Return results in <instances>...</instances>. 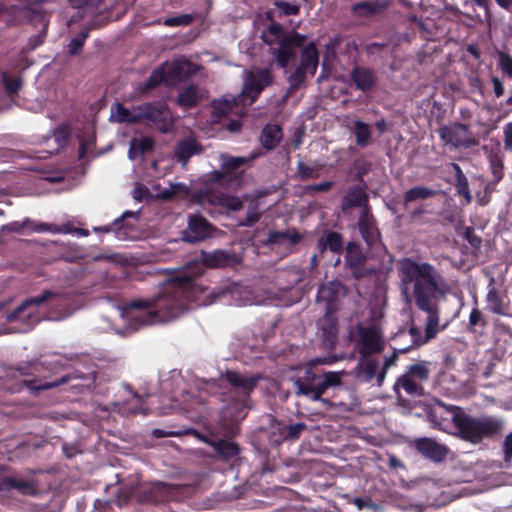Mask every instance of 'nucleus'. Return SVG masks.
Here are the masks:
<instances>
[{
	"mask_svg": "<svg viewBox=\"0 0 512 512\" xmlns=\"http://www.w3.org/2000/svg\"><path fill=\"white\" fill-rule=\"evenodd\" d=\"M137 112V106L128 109L121 103L116 104L117 120L121 123L137 124V122L133 121L137 118Z\"/></svg>",
	"mask_w": 512,
	"mask_h": 512,
	"instance_id": "603ef678",
	"label": "nucleus"
},
{
	"mask_svg": "<svg viewBox=\"0 0 512 512\" xmlns=\"http://www.w3.org/2000/svg\"><path fill=\"white\" fill-rule=\"evenodd\" d=\"M350 76L356 88L362 92L371 91L377 82L375 71L367 67L355 66Z\"/></svg>",
	"mask_w": 512,
	"mask_h": 512,
	"instance_id": "c85d7f7f",
	"label": "nucleus"
},
{
	"mask_svg": "<svg viewBox=\"0 0 512 512\" xmlns=\"http://www.w3.org/2000/svg\"><path fill=\"white\" fill-rule=\"evenodd\" d=\"M456 409H461L457 406H447L442 402H437L428 407L426 411L427 419L432 424V427L442 429L443 425L448 422L449 416L452 417Z\"/></svg>",
	"mask_w": 512,
	"mask_h": 512,
	"instance_id": "bb28decb",
	"label": "nucleus"
},
{
	"mask_svg": "<svg viewBox=\"0 0 512 512\" xmlns=\"http://www.w3.org/2000/svg\"><path fill=\"white\" fill-rule=\"evenodd\" d=\"M136 145L138 152L140 154H145L154 150L155 141L151 137H143L136 142Z\"/></svg>",
	"mask_w": 512,
	"mask_h": 512,
	"instance_id": "69168bd1",
	"label": "nucleus"
},
{
	"mask_svg": "<svg viewBox=\"0 0 512 512\" xmlns=\"http://www.w3.org/2000/svg\"><path fill=\"white\" fill-rule=\"evenodd\" d=\"M144 399L141 395H139L137 392L133 393V399L131 401H127L124 406L123 410L127 411L129 414L137 415V414H148V409L144 408Z\"/></svg>",
	"mask_w": 512,
	"mask_h": 512,
	"instance_id": "8fccbe9b",
	"label": "nucleus"
},
{
	"mask_svg": "<svg viewBox=\"0 0 512 512\" xmlns=\"http://www.w3.org/2000/svg\"><path fill=\"white\" fill-rule=\"evenodd\" d=\"M410 446L422 457L434 463L443 462L450 452L445 444L439 443L431 437L415 438Z\"/></svg>",
	"mask_w": 512,
	"mask_h": 512,
	"instance_id": "ddd939ff",
	"label": "nucleus"
},
{
	"mask_svg": "<svg viewBox=\"0 0 512 512\" xmlns=\"http://www.w3.org/2000/svg\"><path fill=\"white\" fill-rule=\"evenodd\" d=\"M3 486L6 487L2 492L15 489L23 496H37L39 483L37 480H23L11 476L3 478Z\"/></svg>",
	"mask_w": 512,
	"mask_h": 512,
	"instance_id": "7c9ffc66",
	"label": "nucleus"
},
{
	"mask_svg": "<svg viewBox=\"0 0 512 512\" xmlns=\"http://www.w3.org/2000/svg\"><path fill=\"white\" fill-rule=\"evenodd\" d=\"M71 379L70 375H64L61 378L53 381H41L36 378L24 379L23 384L33 393H37L42 390H49L51 388L58 387L60 385L66 384Z\"/></svg>",
	"mask_w": 512,
	"mask_h": 512,
	"instance_id": "e433bc0d",
	"label": "nucleus"
},
{
	"mask_svg": "<svg viewBox=\"0 0 512 512\" xmlns=\"http://www.w3.org/2000/svg\"><path fill=\"white\" fill-rule=\"evenodd\" d=\"M216 228L202 214H190L187 227L182 231L181 239L190 244L204 241L213 236Z\"/></svg>",
	"mask_w": 512,
	"mask_h": 512,
	"instance_id": "9b49d317",
	"label": "nucleus"
},
{
	"mask_svg": "<svg viewBox=\"0 0 512 512\" xmlns=\"http://www.w3.org/2000/svg\"><path fill=\"white\" fill-rule=\"evenodd\" d=\"M282 25L277 22H272L267 30L263 33V41L268 45H273L275 43H280V41L287 36Z\"/></svg>",
	"mask_w": 512,
	"mask_h": 512,
	"instance_id": "a18cd8bd",
	"label": "nucleus"
},
{
	"mask_svg": "<svg viewBox=\"0 0 512 512\" xmlns=\"http://www.w3.org/2000/svg\"><path fill=\"white\" fill-rule=\"evenodd\" d=\"M275 82L271 67H258L248 70L244 77L242 95L250 104L257 101L261 93Z\"/></svg>",
	"mask_w": 512,
	"mask_h": 512,
	"instance_id": "9d476101",
	"label": "nucleus"
},
{
	"mask_svg": "<svg viewBox=\"0 0 512 512\" xmlns=\"http://www.w3.org/2000/svg\"><path fill=\"white\" fill-rule=\"evenodd\" d=\"M307 36L296 31L289 33L279 43L278 49L275 51L276 63L280 68H286L289 62L295 58L296 49L301 48Z\"/></svg>",
	"mask_w": 512,
	"mask_h": 512,
	"instance_id": "4468645a",
	"label": "nucleus"
},
{
	"mask_svg": "<svg viewBox=\"0 0 512 512\" xmlns=\"http://www.w3.org/2000/svg\"><path fill=\"white\" fill-rule=\"evenodd\" d=\"M249 159L242 156H232L227 153L220 155V167L227 175L228 182H240L243 170H240L246 164Z\"/></svg>",
	"mask_w": 512,
	"mask_h": 512,
	"instance_id": "5701e85b",
	"label": "nucleus"
},
{
	"mask_svg": "<svg viewBox=\"0 0 512 512\" xmlns=\"http://www.w3.org/2000/svg\"><path fill=\"white\" fill-rule=\"evenodd\" d=\"M388 8V2L383 0L360 1L354 3L350 11L356 17L370 18L383 14Z\"/></svg>",
	"mask_w": 512,
	"mask_h": 512,
	"instance_id": "cd10ccee",
	"label": "nucleus"
},
{
	"mask_svg": "<svg viewBox=\"0 0 512 512\" xmlns=\"http://www.w3.org/2000/svg\"><path fill=\"white\" fill-rule=\"evenodd\" d=\"M283 139V129L279 124H267L261 132V144L266 150L275 149Z\"/></svg>",
	"mask_w": 512,
	"mask_h": 512,
	"instance_id": "473e14b6",
	"label": "nucleus"
},
{
	"mask_svg": "<svg viewBox=\"0 0 512 512\" xmlns=\"http://www.w3.org/2000/svg\"><path fill=\"white\" fill-rule=\"evenodd\" d=\"M498 67L501 72L508 78L512 79V56L508 53L501 52L498 56Z\"/></svg>",
	"mask_w": 512,
	"mask_h": 512,
	"instance_id": "4d7b16f0",
	"label": "nucleus"
},
{
	"mask_svg": "<svg viewBox=\"0 0 512 512\" xmlns=\"http://www.w3.org/2000/svg\"><path fill=\"white\" fill-rule=\"evenodd\" d=\"M194 20L193 15L191 14H182L175 17H168L164 20V25L168 27H175V26H188L190 25Z\"/></svg>",
	"mask_w": 512,
	"mask_h": 512,
	"instance_id": "6e6d98bb",
	"label": "nucleus"
},
{
	"mask_svg": "<svg viewBox=\"0 0 512 512\" xmlns=\"http://www.w3.org/2000/svg\"><path fill=\"white\" fill-rule=\"evenodd\" d=\"M1 79H2V83L4 86L5 92L10 97L17 95L23 85V81H22L21 77L10 76L7 71H4L1 73Z\"/></svg>",
	"mask_w": 512,
	"mask_h": 512,
	"instance_id": "de8ad7c7",
	"label": "nucleus"
},
{
	"mask_svg": "<svg viewBox=\"0 0 512 512\" xmlns=\"http://www.w3.org/2000/svg\"><path fill=\"white\" fill-rule=\"evenodd\" d=\"M137 111V118L133 120L137 122V124L143 121H149L154 124L164 123L166 121L167 109L159 103L147 102L138 105Z\"/></svg>",
	"mask_w": 512,
	"mask_h": 512,
	"instance_id": "4be33fe9",
	"label": "nucleus"
},
{
	"mask_svg": "<svg viewBox=\"0 0 512 512\" xmlns=\"http://www.w3.org/2000/svg\"><path fill=\"white\" fill-rule=\"evenodd\" d=\"M353 134L357 146L363 148L369 145L372 137L371 126L361 120L353 121Z\"/></svg>",
	"mask_w": 512,
	"mask_h": 512,
	"instance_id": "58836bf2",
	"label": "nucleus"
},
{
	"mask_svg": "<svg viewBox=\"0 0 512 512\" xmlns=\"http://www.w3.org/2000/svg\"><path fill=\"white\" fill-rule=\"evenodd\" d=\"M198 103L197 90L193 85L187 86L177 97V104L181 107L192 108Z\"/></svg>",
	"mask_w": 512,
	"mask_h": 512,
	"instance_id": "49530a36",
	"label": "nucleus"
},
{
	"mask_svg": "<svg viewBox=\"0 0 512 512\" xmlns=\"http://www.w3.org/2000/svg\"><path fill=\"white\" fill-rule=\"evenodd\" d=\"M487 326V320L485 319L483 313L477 307H474L469 315L468 319V331L472 333L477 332V328H485Z\"/></svg>",
	"mask_w": 512,
	"mask_h": 512,
	"instance_id": "3c124183",
	"label": "nucleus"
},
{
	"mask_svg": "<svg viewBox=\"0 0 512 512\" xmlns=\"http://www.w3.org/2000/svg\"><path fill=\"white\" fill-rule=\"evenodd\" d=\"M378 367L379 363L376 359L371 358V356L366 357L357 364L355 374L359 379L365 382H371L373 379H376L378 383Z\"/></svg>",
	"mask_w": 512,
	"mask_h": 512,
	"instance_id": "f704fd0d",
	"label": "nucleus"
},
{
	"mask_svg": "<svg viewBox=\"0 0 512 512\" xmlns=\"http://www.w3.org/2000/svg\"><path fill=\"white\" fill-rule=\"evenodd\" d=\"M355 330L357 334V351L362 358L380 354L384 351V334L379 326L376 324L365 326L362 323H357Z\"/></svg>",
	"mask_w": 512,
	"mask_h": 512,
	"instance_id": "1a4fd4ad",
	"label": "nucleus"
},
{
	"mask_svg": "<svg viewBox=\"0 0 512 512\" xmlns=\"http://www.w3.org/2000/svg\"><path fill=\"white\" fill-rule=\"evenodd\" d=\"M409 351H410V347L399 348V349L394 348L392 354L385 357L383 365L380 368L379 373H378V386L379 387L382 386V384L386 378L388 370L392 366L396 365V363L399 359V354H405Z\"/></svg>",
	"mask_w": 512,
	"mask_h": 512,
	"instance_id": "a19ab883",
	"label": "nucleus"
},
{
	"mask_svg": "<svg viewBox=\"0 0 512 512\" xmlns=\"http://www.w3.org/2000/svg\"><path fill=\"white\" fill-rule=\"evenodd\" d=\"M308 76H310L309 72H306L303 68L297 66L287 77L289 87L287 89L286 96H289L299 90L306 83Z\"/></svg>",
	"mask_w": 512,
	"mask_h": 512,
	"instance_id": "79ce46f5",
	"label": "nucleus"
},
{
	"mask_svg": "<svg viewBox=\"0 0 512 512\" xmlns=\"http://www.w3.org/2000/svg\"><path fill=\"white\" fill-rule=\"evenodd\" d=\"M25 228H29L32 231L37 232V233H42V232L67 233V232L71 231L68 228V225L57 226L55 224H50V223H37L28 217L25 218L22 222L13 221L3 227V229L8 232H16V233H20Z\"/></svg>",
	"mask_w": 512,
	"mask_h": 512,
	"instance_id": "a211bd4d",
	"label": "nucleus"
},
{
	"mask_svg": "<svg viewBox=\"0 0 512 512\" xmlns=\"http://www.w3.org/2000/svg\"><path fill=\"white\" fill-rule=\"evenodd\" d=\"M130 217L134 218L135 221L139 218V212H133V211H125L119 218L115 219L113 222V226L115 230L117 231V234L120 235L121 230L126 227H130L128 223L125 222V220ZM133 227V225H131Z\"/></svg>",
	"mask_w": 512,
	"mask_h": 512,
	"instance_id": "13d9d810",
	"label": "nucleus"
},
{
	"mask_svg": "<svg viewBox=\"0 0 512 512\" xmlns=\"http://www.w3.org/2000/svg\"><path fill=\"white\" fill-rule=\"evenodd\" d=\"M316 247L320 253L329 250L332 253L340 254L344 247L343 236L336 231H327L320 236Z\"/></svg>",
	"mask_w": 512,
	"mask_h": 512,
	"instance_id": "2f4dec72",
	"label": "nucleus"
},
{
	"mask_svg": "<svg viewBox=\"0 0 512 512\" xmlns=\"http://www.w3.org/2000/svg\"><path fill=\"white\" fill-rule=\"evenodd\" d=\"M101 26L97 24L95 20L88 23L82 30L73 37L69 44L67 45V53L70 56H78L82 53L83 47L87 38L89 37L90 31L94 29H98Z\"/></svg>",
	"mask_w": 512,
	"mask_h": 512,
	"instance_id": "72a5a7b5",
	"label": "nucleus"
},
{
	"mask_svg": "<svg viewBox=\"0 0 512 512\" xmlns=\"http://www.w3.org/2000/svg\"><path fill=\"white\" fill-rule=\"evenodd\" d=\"M344 286L339 281L322 284L317 291L316 300L325 304V310L338 311V297Z\"/></svg>",
	"mask_w": 512,
	"mask_h": 512,
	"instance_id": "aec40b11",
	"label": "nucleus"
},
{
	"mask_svg": "<svg viewBox=\"0 0 512 512\" xmlns=\"http://www.w3.org/2000/svg\"><path fill=\"white\" fill-rule=\"evenodd\" d=\"M367 256L362 251L358 242L350 241L346 246L345 266L350 270L354 279L360 280L369 275V270L365 267Z\"/></svg>",
	"mask_w": 512,
	"mask_h": 512,
	"instance_id": "dca6fc26",
	"label": "nucleus"
},
{
	"mask_svg": "<svg viewBox=\"0 0 512 512\" xmlns=\"http://www.w3.org/2000/svg\"><path fill=\"white\" fill-rule=\"evenodd\" d=\"M69 2L73 8L82 11L81 17H83L84 14L94 15L97 13L102 0H69Z\"/></svg>",
	"mask_w": 512,
	"mask_h": 512,
	"instance_id": "09e8293b",
	"label": "nucleus"
},
{
	"mask_svg": "<svg viewBox=\"0 0 512 512\" xmlns=\"http://www.w3.org/2000/svg\"><path fill=\"white\" fill-rule=\"evenodd\" d=\"M246 399L231 397V400L223 407L219 420L221 434L225 438H234L240 432V422L247 416Z\"/></svg>",
	"mask_w": 512,
	"mask_h": 512,
	"instance_id": "0eeeda50",
	"label": "nucleus"
},
{
	"mask_svg": "<svg viewBox=\"0 0 512 512\" xmlns=\"http://www.w3.org/2000/svg\"><path fill=\"white\" fill-rule=\"evenodd\" d=\"M455 189L457 194H459L465 199L466 204H470L472 202V195L469 189V182L466 176L460 179H456Z\"/></svg>",
	"mask_w": 512,
	"mask_h": 512,
	"instance_id": "5fc2aeb1",
	"label": "nucleus"
},
{
	"mask_svg": "<svg viewBox=\"0 0 512 512\" xmlns=\"http://www.w3.org/2000/svg\"><path fill=\"white\" fill-rule=\"evenodd\" d=\"M303 239L302 234L296 228H290L285 231H270L264 245L270 247L295 246Z\"/></svg>",
	"mask_w": 512,
	"mask_h": 512,
	"instance_id": "b1692460",
	"label": "nucleus"
},
{
	"mask_svg": "<svg viewBox=\"0 0 512 512\" xmlns=\"http://www.w3.org/2000/svg\"><path fill=\"white\" fill-rule=\"evenodd\" d=\"M165 66H166V64L161 65L158 68H155L151 72V74L147 78V80L144 83L138 85L137 90L140 94L148 93L149 91L160 86V84L166 80L165 79Z\"/></svg>",
	"mask_w": 512,
	"mask_h": 512,
	"instance_id": "4c0bfd02",
	"label": "nucleus"
},
{
	"mask_svg": "<svg viewBox=\"0 0 512 512\" xmlns=\"http://www.w3.org/2000/svg\"><path fill=\"white\" fill-rule=\"evenodd\" d=\"M182 71L183 68L180 62L167 65V69H165V79H170L172 81L178 80L181 78Z\"/></svg>",
	"mask_w": 512,
	"mask_h": 512,
	"instance_id": "0e129e2a",
	"label": "nucleus"
},
{
	"mask_svg": "<svg viewBox=\"0 0 512 512\" xmlns=\"http://www.w3.org/2000/svg\"><path fill=\"white\" fill-rule=\"evenodd\" d=\"M502 450L504 461L510 463L512 460V431L504 438Z\"/></svg>",
	"mask_w": 512,
	"mask_h": 512,
	"instance_id": "338daca9",
	"label": "nucleus"
},
{
	"mask_svg": "<svg viewBox=\"0 0 512 512\" xmlns=\"http://www.w3.org/2000/svg\"><path fill=\"white\" fill-rule=\"evenodd\" d=\"M440 138L447 144L454 147L470 148L478 145L479 141L469 130V126L456 122L450 126L444 125L439 128Z\"/></svg>",
	"mask_w": 512,
	"mask_h": 512,
	"instance_id": "f8f14e48",
	"label": "nucleus"
},
{
	"mask_svg": "<svg viewBox=\"0 0 512 512\" xmlns=\"http://www.w3.org/2000/svg\"><path fill=\"white\" fill-rule=\"evenodd\" d=\"M452 423L458 437L472 445L483 444L484 441H496L502 437L506 421L498 415L473 416L462 409H456L452 415Z\"/></svg>",
	"mask_w": 512,
	"mask_h": 512,
	"instance_id": "20e7f679",
	"label": "nucleus"
},
{
	"mask_svg": "<svg viewBox=\"0 0 512 512\" xmlns=\"http://www.w3.org/2000/svg\"><path fill=\"white\" fill-rule=\"evenodd\" d=\"M186 485L171 484L166 482H153L142 486L138 490L140 502L149 504H164L170 501H180L183 498V491Z\"/></svg>",
	"mask_w": 512,
	"mask_h": 512,
	"instance_id": "423d86ee",
	"label": "nucleus"
},
{
	"mask_svg": "<svg viewBox=\"0 0 512 512\" xmlns=\"http://www.w3.org/2000/svg\"><path fill=\"white\" fill-rule=\"evenodd\" d=\"M275 5L286 16L297 15L300 11V7L297 4L284 0L276 1Z\"/></svg>",
	"mask_w": 512,
	"mask_h": 512,
	"instance_id": "052dcab7",
	"label": "nucleus"
},
{
	"mask_svg": "<svg viewBox=\"0 0 512 512\" xmlns=\"http://www.w3.org/2000/svg\"><path fill=\"white\" fill-rule=\"evenodd\" d=\"M226 439L225 437L217 438L211 435L210 437L203 438V441L214 449L216 457L219 460H235L241 453V447L236 442Z\"/></svg>",
	"mask_w": 512,
	"mask_h": 512,
	"instance_id": "6ab92c4d",
	"label": "nucleus"
},
{
	"mask_svg": "<svg viewBox=\"0 0 512 512\" xmlns=\"http://www.w3.org/2000/svg\"><path fill=\"white\" fill-rule=\"evenodd\" d=\"M358 231L369 248L374 247L381 241V233L378 229L377 220L371 209L362 210L357 221Z\"/></svg>",
	"mask_w": 512,
	"mask_h": 512,
	"instance_id": "f3484780",
	"label": "nucleus"
},
{
	"mask_svg": "<svg viewBox=\"0 0 512 512\" xmlns=\"http://www.w3.org/2000/svg\"><path fill=\"white\" fill-rule=\"evenodd\" d=\"M398 272L403 283H414L413 294L416 306L427 314L425 335L412 325L409 334L412 337L410 350L426 344L438 333L440 310L437 302L445 298L449 286L437 269L428 262H417L412 258H403L398 262Z\"/></svg>",
	"mask_w": 512,
	"mask_h": 512,
	"instance_id": "f03ea898",
	"label": "nucleus"
},
{
	"mask_svg": "<svg viewBox=\"0 0 512 512\" xmlns=\"http://www.w3.org/2000/svg\"><path fill=\"white\" fill-rule=\"evenodd\" d=\"M222 378L238 391L237 397L249 400L251 393L257 387L262 377L259 374L244 375L235 370H226Z\"/></svg>",
	"mask_w": 512,
	"mask_h": 512,
	"instance_id": "2eb2a0df",
	"label": "nucleus"
},
{
	"mask_svg": "<svg viewBox=\"0 0 512 512\" xmlns=\"http://www.w3.org/2000/svg\"><path fill=\"white\" fill-rule=\"evenodd\" d=\"M286 429L289 438L298 439L301 432L306 429V424L303 422H298L292 425H288Z\"/></svg>",
	"mask_w": 512,
	"mask_h": 512,
	"instance_id": "774afa93",
	"label": "nucleus"
},
{
	"mask_svg": "<svg viewBox=\"0 0 512 512\" xmlns=\"http://www.w3.org/2000/svg\"><path fill=\"white\" fill-rule=\"evenodd\" d=\"M487 301L491 304V311L495 314H503L502 301L495 290H491L487 294Z\"/></svg>",
	"mask_w": 512,
	"mask_h": 512,
	"instance_id": "e2e57ef3",
	"label": "nucleus"
},
{
	"mask_svg": "<svg viewBox=\"0 0 512 512\" xmlns=\"http://www.w3.org/2000/svg\"><path fill=\"white\" fill-rule=\"evenodd\" d=\"M23 15L27 20L35 27H40L41 29H48L49 26V14L42 9H31L25 8L23 11Z\"/></svg>",
	"mask_w": 512,
	"mask_h": 512,
	"instance_id": "c03bdc74",
	"label": "nucleus"
},
{
	"mask_svg": "<svg viewBox=\"0 0 512 512\" xmlns=\"http://www.w3.org/2000/svg\"><path fill=\"white\" fill-rule=\"evenodd\" d=\"M202 152V145L193 137L181 139L177 142L174 149V155L182 166H186L192 156L201 154Z\"/></svg>",
	"mask_w": 512,
	"mask_h": 512,
	"instance_id": "393cba45",
	"label": "nucleus"
},
{
	"mask_svg": "<svg viewBox=\"0 0 512 512\" xmlns=\"http://www.w3.org/2000/svg\"><path fill=\"white\" fill-rule=\"evenodd\" d=\"M436 194V191L425 187V186H415L405 191L403 194V201L405 208H407L408 203L416 201V200H424L430 197H433Z\"/></svg>",
	"mask_w": 512,
	"mask_h": 512,
	"instance_id": "ea45409f",
	"label": "nucleus"
},
{
	"mask_svg": "<svg viewBox=\"0 0 512 512\" xmlns=\"http://www.w3.org/2000/svg\"><path fill=\"white\" fill-rule=\"evenodd\" d=\"M429 378L428 362L420 361L407 367L404 374L400 375L394 383V391L399 395V389H403L410 396H422L424 388L422 382Z\"/></svg>",
	"mask_w": 512,
	"mask_h": 512,
	"instance_id": "6e6552de",
	"label": "nucleus"
},
{
	"mask_svg": "<svg viewBox=\"0 0 512 512\" xmlns=\"http://www.w3.org/2000/svg\"><path fill=\"white\" fill-rule=\"evenodd\" d=\"M336 312L325 310L324 316L319 321V326L326 337H335L338 332Z\"/></svg>",
	"mask_w": 512,
	"mask_h": 512,
	"instance_id": "37998d69",
	"label": "nucleus"
},
{
	"mask_svg": "<svg viewBox=\"0 0 512 512\" xmlns=\"http://www.w3.org/2000/svg\"><path fill=\"white\" fill-rule=\"evenodd\" d=\"M54 295L50 290H45L38 296L26 298L6 315V320L21 323L24 326L21 331L31 330L40 320L39 307Z\"/></svg>",
	"mask_w": 512,
	"mask_h": 512,
	"instance_id": "39448f33",
	"label": "nucleus"
},
{
	"mask_svg": "<svg viewBox=\"0 0 512 512\" xmlns=\"http://www.w3.org/2000/svg\"><path fill=\"white\" fill-rule=\"evenodd\" d=\"M319 65V51L315 42H309L307 45L301 47L300 60L297 66L309 72L310 77H313Z\"/></svg>",
	"mask_w": 512,
	"mask_h": 512,
	"instance_id": "c756f323",
	"label": "nucleus"
},
{
	"mask_svg": "<svg viewBox=\"0 0 512 512\" xmlns=\"http://www.w3.org/2000/svg\"><path fill=\"white\" fill-rule=\"evenodd\" d=\"M345 371H326L308 364L300 368L290 378L296 396L305 397L315 402L320 401L326 407H333V402L323 395L330 389L342 386Z\"/></svg>",
	"mask_w": 512,
	"mask_h": 512,
	"instance_id": "7ed1b4c3",
	"label": "nucleus"
},
{
	"mask_svg": "<svg viewBox=\"0 0 512 512\" xmlns=\"http://www.w3.org/2000/svg\"><path fill=\"white\" fill-rule=\"evenodd\" d=\"M297 173L299 178L302 181H306L308 179L316 178L318 173L314 167L309 166L303 161H298L297 163Z\"/></svg>",
	"mask_w": 512,
	"mask_h": 512,
	"instance_id": "bf43d9fd",
	"label": "nucleus"
},
{
	"mask_svg": "<svg viewBox=\"0 0 512 512\" xmlns=\"http://www.w3.org/2000/svg\"><path fill=\"white\" fill-rule=\"evenodd\" d=\"M47 30L48 29H40V31L38 32L37 35L31 36L29 38V40H28V43H27V46H26V50L27 51H33L37 47L41 46L44 43L45 39H46Z\"/></svg>",
	"mask_w": 512,
	"mask_h": 512,
	"instance_id": "680f3d73",
	"label": "nucleus"
},
{
	"mask_svg": "<svg viewBox=\"0 0 512 512\" xmlns=\"http://www.w3.org/2000/svg\"><path fill=\"white\" fill-rule=\"evenodd\" d=\"M201 269L195 265L169 278L149 299L128 302L123 311L127 319L139 324L165 323L179 317L190 302H197L206 288L200 284Z\"/></svg>",
	"mask_w": 512,
	"mask_h": 512,
	"instance_id": "f257e3e1",
	"label": "nucleus"
},
{
	"mask_svg": "<svg viewBox=\"0 0 512 512\" xmlns=\"http://www.w3.org/2000/svg\"><path fill=\"white\" fill-rule=\"evenodd\" d=\"M202 261L209 268L234 267L239 264L237 256L225 250L203 253Z\"/></svg>",
	"mask_w": 512,
	"mask_h": 512,
	"instance_id": "a878e982",
	"label": "nucleus"
},
{
	"mask_svg": "<svg viewBox=\"0 0 512 512\" xmlns=\"http://www.w3.org/2000/svg\"><path fill=\"white\" fill-rule=\"evenodd\" d=\"M489 162H490L492 175L495 178V182H499L504 177V172H503L504 166H503L502 159L500 156L495 154V155H491L489 157Z\"/></svg>",
	"mask_w": 512,
	"mask_h": 512,
	"instance_id": "864d4df0",
	"label": "nucleus"
},
{
	"mask_svg": "<svg viewBox=\"0 0 512 512\" xmlns=\"http://www.w3.org/2000/svg\"><path fill=\"white\" fill-rule=\"evenodd\" d=\"M366 184L355 185L350 187L341 202L342 211L360 207L362 210L371 209L369 206V198L366 193Z\"/></svg>",
	"mask_w": 512,
	"mask_h": 512,
	"instance_id": "412c9836",
	"label": "nucleus"
},
{
	"mask_svg": "<svg viewBox=\"0 0 512 512\" xmlns=\"http://www.w3.org/2000/svg\"><path fill=\"white\" fill-rule=\"evenodd\" d=\"M206 198L209 203L224 207L231 211H239L243 208V201L237 196L206 192Z\"/></svg>",
	"mask_w": 512,
	"mask_h": 512,
	"instance_id": "c9c22d12",
	"label": "nucleus"
}]
</instances>
